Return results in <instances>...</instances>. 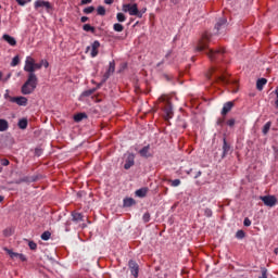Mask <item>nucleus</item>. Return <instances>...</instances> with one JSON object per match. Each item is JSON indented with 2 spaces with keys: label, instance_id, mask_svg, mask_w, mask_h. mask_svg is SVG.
I'll return each instance as SVG.
<instances>
[{
  "label": "nucleus",
  "instance_id": "obj_1",
  "mask_svg": "<svg viewBox=\"0 0 278 278\" xmlns=\"http://www.w3.org/2000/svg\"><path fill=\"white\" fill-rule=\"evenodd\" d=\"M210 33H204L195 46V51L197 53H205L211 62H215V60L223 58L225 49H210Z\"/></svg>",
  "mask_w": 278,
  "mask_h": 278
},
{
  "label": "nucleus",
  "instance_id": "obj_2",
  "mask_svg": "<svg viewBox=\"0 0 278 278\" xmlns=\"http://www.w3.org/2000/svg\"><path fill=\"white\" fill-rule=\"evenodd\" d=\"M38 88V76L28 74L26 81L22 86V94H31Z\"/></svg>",
  "mask_w": 278,
  "mask_h": 278
},
{
  "label": "nucleus",
  "instance_id": "obj_3",
  "mask_svg": "<svg viewBox=\"0 0 278 278\" xmlns=\"http://www.w3.org/2000/svg\"><path fill=\"white\" fill-rule=\"evenodd\" d=\"M42 68V63H36V60L31 56H27L25 60L24 71L28 75H36V71Z\"/></svg>",
  "mask_w": 278,
  "mask_h": 278
},
{
  "label": "nucleus",
  "instance_id": "obj_4",
  "mask_svg": "<svg viewBox=\"0 0 278 278\" xmlns=\"http://www.w3.org/2000/svg\"><path fill=\"white\" fill-rule=\"evenodd\" d=\"M159 103H164L163 111L165 114V118H173V104H170V101H168L166 96H161L159 98Z\"/></svg>",
  "mask_w": 278,
  "mask_h": 278
},
{
  "label": "nucleus",
  "instance_id": "obj_5",
  "mask_svg": "<svg viewBox=\"0 0 278 278\" xmlns=\"http://www.w3.org/2000/svg\"><path fill=\"white\" fill-rule=\"evenodd\" d=\"M34 9L40 14H42V10H46V12L49 13L51 10H53V4H51L49 1L36 0L34 3Z\"/></svg>",
  "mask_w": 278,
  "mask_h": 278
},
{
  "label": "nucleus",
  "instance_id": "obj_6",
  "mask_svg": "<svg viewBox=\"0 0 278 278\" xmlns=\"http://www.w3.org/2000/svg\"><path fill=\"white\" fill-rule=\"evenodd\" d=\"M123 12H128L130 16H137V18H142V12L138 10V4H123Z\"/></svg>",
  "mask_w": 278,
  "mask_h": 278
},
{
  "label": "nucleus",
  "instance_id": "obj_7",
  "mask_svg": "<svg viewBox=\"0 0 278 278\" xmlns=\"http://www.w3.org/2000/svg\"><path fill=\"white\" fill-rule=\"evenodd\" d=\"M101 47V42H99V40H96L91 43V46L87 47L86 53L90 52V56L91 58H97V55H99V49Z\"/></svg>",
  "mask_w": 278,
  "mask_h": 278
},
{
  "label": "nucleus",
  "instance_id": "obj_8",
  "mask_svg": "<svg viewBox=\"0 0 278 278\" xmlns=\"http://www.w3.org/2000/svg\"><path fill=\"white\" fill-rule=\"evenodd\" d=\"M261 201H263L264 205L267 207H275L277 205V198L275 195L261 197Z\"/></svg>",
  "mask_w": 278,
  "mask_h": 278
},
{
  "label": "nucleus",
  "instance_id": "obj_9",
  "mask_svg": "<svg viewBox=\"0 0 278 278\" xmlns=\"http://www.w3.org/2000/svg\"><path fill=\"white\" fill-rule=\"evenodd\" d=\"M135 160H136V155L134 153L128 154L124 164L125 170H129V168H131V166L136 164Z\"/></svg>",
  "mask_w": 278,
  "mask_h": 278
},
{
  "label": "nucleus",
  "instance_id": "obj_10",
  "mask_svg": "<svg viewBox=\"0 0 278 278\" xmlns=\"http://www.w3.org/2000/svg\"><path fill=\"white\" fill-rule=\"evenodd\" d=\"M128 266H129L131 275L135 278H138V273L140 271V267L138 266V263H136V261H129Z\"/></svg>",
  "mask_w": 278,
  "mask_h": 278
},
{
  "label": "nucleus",
  "instance_id": "obj_11",
  "mask_svg": "<svg viewBox=\"0 0 278 278\" xmlns=\"http://www.w3.org/2000/svg\"><path fill=\"white\" fill-rule=\"evenodd\" d=\"M215 81H217L218 84H223L224 86H229V84H231V80L229 79V77H227V74L215 76Z\"/></svg>",
  "mask_w": 278,
  "mask_h": 278
},
{
  "label": "nucleus",
  "instance_id": "obj_12",
  "mask_svg": "<svg viewBox=\"0 0 278 278\" xmlns=\"http://www.w3.org/2000/svg\"><path fill=\"white\" fill-rule=\"evenodd\" d=\"M10 102L11 103H16V105L25 106V105H27V98H25L23 96L13 97V98H10Z\"/></svg>",
  "mask_w": 278,
  "mask_h": 278
},
{
  "label": "nucleus",
  "instance_id": "obj_13",
  "mask_svg": "<svg viewBox=\"0 0 278 278\" xmlns=\"http://www.w3.org/2000/svg\"><path fill=\"white\" fill-rule=\"evenodd\" d=\"M235 105L236 104L233 101L226 102L222 109V116H227V114H229V111L232 110Z\"/></svg>",
  "mask_w": 278,
  "mask_h": 278
},
{
  "label": "nucleus",
  "instance_id": "obj_14",
  "mask_svg": "<svg viewBox=\"0 0 278 278\" xmlns=\"http://www.w3.org/2000/svg\"><path fill=\"white\" fill-rule=\"evenodd\" d=\"M114 71H116V63L114 61H112L109 63V70L103 76L104 80L110 79V77L114 73Z\"/></svg>",
  "mask_w": 278,
  "mask_h": 278
},
{
  "label": "nucleus",
  "instance_id": "obj_15",
  "mask_svg": "<svg viewBox=\"0 0 278 278\" xmlns=\"http://www.w3.org/2000/svg\"><path fill=\"white\" fill-rule=\"evenodd\" d=\"M71 215L73 223H84V214L73 211Z\"/></svg>",
  "mask_w": 278,
  "mask_h": 278
},
{
  "label": "nucleus",
  "instance_id": "obj_16",
  "mask_svg": "<svg viewBox=\"0 0 278 278\" xmlns=\"http://www.w3.org/2000/svg\"><path fill=\"white\" fill-rule=\"evenodd\" d=\"M2 40L8 42V45H10L11 47H16V39L8 34H4L2 36Z\"/></svg>",
  "mask_w": 278,
  "mask_h": 278
},
{
  "label": "nucleus",
  "instance_id": "obj_17",
  "mask_svg": "<svg viewBox=\"0 0 278 278\" xmlns=\"http://www.w3.org/2000/svg\"><path fill=\"white\" fill-rule=\"evenodd\" d=\"M150 151H151V146L148 144L139 151V154L141 157H151Z\"/></svg>",
  "mask_w": 278,
  "mask_h": 278
},
{
  "label": "nucleus",
  "instance_id": "obj_18",
  "mask_svg": "<svg viewBox=\"0 0 278 278\" xmlns=\"http://www.w3.org/2000/svg\"><path fill=\"white\" fill-rule=\"evenodd\" d=\"M223 155L222 157H225L227 155H229V151H231V146L229 143H227V139L224 138L223 140Z\"/></svg>",
  "mask_w": 278,
  "mask_h": 278
},
{
  "label": "nucleus",
  "instance_id": "obj_19",
  "mask_svg": "<svg viewBox=\"0 0 278 278\" xmlns=\"http://www.w3.org/2000/svg\"><path fill=\"white\" fill-rule=\"evenodd\" d=\"M225 25H227V18H220L215 24V29L217 30V34H220V29H225Z\"/></svg>",
  "mask_w": 278,
  "mask_h": 278
},
{
  "label": "nucleus",
  "instance_id": "obj_20",
  "mask_svg": "<svg viewBox=\"0 0 278 278\" xmlns=\"http://www.w3.org/2000/svg\"><path fill=\"white\" fill-rule=\"evenodd\" d=\"M149 192V188H141V189H138L135 194L136 197H139V199H144V197H147Z\"/></svg>",
  "mask_w": 278,
  "mask_h": 278
},
{
  "label": "nucleus",
  "instance_id": "obj_21",
  "mask_svg": "<svg viewBox=\"0 0 278 278\" xmlns=\"http://www.w3.org/2000/svg\"><path fill=\"white\" fill-rule=\"evenodd\" d=\"M266 84H268V80L266 78H260L256 81V89L260 91L264 90V86H266Z\"/></svg>",
  "mask_w": 278,
  "mask_h": 278
},
{
  "label": "nucleus",
  "instance_id": "obj_22",
  "mask_svg": "<svg viewBox=\"0 0 278 278\" xmlns=\"http://www.w3.org/2000/svg\"><path fill=\"white\" fill-rule=\"evenodd\" d=\"M10 129V123L8 119L0 118V131H8Z\"/></svg>",
  "mask_w": 278,
  "mask_h": 278
},
{
  "label": "nucleus",
  "instance_id": "obj_23",
  "mask_svg": "<svg viewBox=\"0 0 278 278\" xmlns=\"http://www.w3.org/2000/svg\"><path fill=\"white\" fill-rule=\"evenodd\" d=\"M84 118H88V115L86 113H78V114L74 115L75 123H81V121H84Z\"/></svg>",
  "mask_w": 278,
  "mask_h": 278
},
{
  "label": "nucleus",
  "instance_id": "obj_24",
  "mask_svg": "<svg viewBox=\"0 0 278 278\" xmlns=\"http://www.w3.org/2000/svg\"><path fill=\"white\" fill-rule=\"evenodd\" d=\"M172 55H173V51L172 50L167 51V53L165 54L164 59L161 62H159L156 64V66L160 67V66H162V64H164V62H168V60H170Z\"/></svg>",
  "mask_w": 278,
  "mask_h": 278
},
{
  "label": "nucleus",
  "instance_id": "obj_25",
  "mask_svg": "<svg viewBox=\"0 0 278 278\" xmlns=\"http://www.w3.org/2000/svg\"><path fill=\"white\" fill-rule=\"evenodd\" d=\"M131 205H136V200L132 198L124 199V207H131Z\"/></svg>",
  "mask_w": 278,
  "mask_h": 278
},
{
  "label": "nucleus",
  "instance_id": "obj_26",
  "mask_svg": "<svg viewBox=\"0 0 278 278\" xmlns=\"http://www.w3.org/2000/svg\"><path fill=\"white\" fill-rule=\"evenodd\" d=\"M27 125H28L27 118H22L17 123V127L20 129H27Z\"/></svg>",
  "mask_w": 278,
  "mask_h": 278
},
{
  "label": "nucleus",
  "instance_id": "obj_27",
  "mask_svg": "<svg viewBox=\"0 0 278 278\" xmlns=\"http://www.w3.org/2000/svg\"><path fill=\"white\" fill-rule=\"evenodd\" d=\"M270 127H273V123L271 122H267L264 126H263V135L266 136L269 131H270Z\"/></svg>",
  "mask_w": 278,
  "mask_h": 278
},
{
  "label": "nucleus",
  "instance_id": "obj_28",
  "mask_svg": "<svg viewBox=\"0 0 278 278\" xmlns=\"http://www.w3.org/2000/svg\"><path fill=\"white\" fill-rule=\"evenodd\" d=\"M116 18L118 23H125L127 21V16H125L123 13H117Z\"/></svg>",
  "mask_w": 278,
  "mask_h": 278
},
{
  "label": "nucleus",
  "instance_id": "obj_29",
  "mask_svg": "<svg viewBox=\"0 0 278 278\" xmlns=\"http://www.w3.org/2000/svg\"><path fill=\"white\" fill-rule=\"evenodd\" d=\"M114 31H123L125 29V26L123 24L116 23L113 25Z\"/></svg>",
  "mask_w": 278,
  "mask_h": 278
},
{
  "label": "nucleus",
  "instance_id": "obj_30",
  "mask_svg": "<svg viewBox=\"0 0 278 278\" xmlns=\"http://www.w3.org/2000/svg\"><path fill=\"white\" fill-rule=\"evenodd\" d=\"M97 89H88L81 93V97H91V94H94Z\"/></svg>",
  "mask_w": 278,
  "mask_h": 278
},
{
  "label": "nucleus",
  "instance_id": "obj_31",
  "mask_svg": "<svg viewBox=\"0 0 278 278\" xmlns=\"http://www.w3.org/2000/svg\"><path fill=\"white\" fill-rule=\"evenodd\" d=\"M245 236H247V233L244 232V230H238V231L236 232V238H237L238 240L244 239Z\"/></svg>",
  "mask_w": 278,
  "mask_h": 278
},
{
  "label": "nucleus",
  "instance_id": "obj_32",
  "mask_svg": "<svg viewBox=\"0 0 278 278\" xmlns=\"http://www.w3.org/2000/svg\"><path fill=\"white\" fill-rule=\"evenodd\" d=\"M51 239V232L49 230L45 231L43 233H41V240H50Z\"/></svg>",
  "mask_w": 278,
  "mask_h": 278
},
{
  "label": "nucleus",
  "instance_id": "obj_33",
  "mask_svg": "<svg viewBox=\"0 0 278 278\" xmlns=\"http://www.w3.org/2000/svg\"><path fill=\"white\" fill-rule=\"evenodd\" d=\"M84 31H91L92 34H94V27H92L90 24H85L83 26Z\"/></svg>",
  "mask_w": 278,
  "mask_h": 278
},
{
  "label": "nucleus",
  "instance_id": "obj_34",
  "mask_svg": "<svg viewBox=\"0 0 278 278\" xmlns=\"http://www.w3.org/2000/svg\"><path fill=\"white\" fill-rule=\"evenodd\" d=\"M97 12L99 16H105V7L103 5L98 7Z\"/></svg>",
  "mask_w": 278,
  "mask_h": 278
},
{
  "label": "nucleus",
  "instance_id": "obj_35",
  "mask_svg": "<svg viewBox=\"0 0 278 278\" xmlns=\"http://www.w3.org/2000/svg\"><path fill=\"white\" fill-rule=\"evenodd\" d=\"M5 251H7L8 255H10V257L12 260H14V257H18V255H20V253L12 252V250H10V249H5Z\"/></svg>",
  "mask_w": 278,
  "mask_h": 278
},
{
  "label": "nucleus",
  "instance_id": "obj_36",
  "mask_svg": "<svg viewBox=\"0 0 278 278\" xmlns=\"http://www.w3.org/2000/svg\"><path fill=\"white\" fill-rule=\"evenodd\" d=\"M169 181L172 182L170 186L173 188H177V187L181 186V180L180 179H174V180H169Z\"/></svg>",
  "mask_w": 278,
  "mask_h": 278
},
{
  "label": "nucleus",
  "instance_id": "obj_37",
  "mask_svg": "<svg viewBox=\"0 0 278 278\" xmlns=\"http://www.w3.org/2000/svg\"><path fill=\"white\" fill-rule=\"evenodd\" d=\"M262 275L258 278H268V269L266 267L261 268Z\"/></svg>",
  "mask_w": 278,
  "mask_h": 278
},
{
  "label": "nucleus",
  "instance_id": "obj_38",
  "mask_svg": "<svg viewBox=\"0 0 278 278\" xmlns=\"http://www.w3.org/2000/svg\"><path fill=\"white\" fill-rule=\"evenodd\" d=\"M18 62H21V59L18 55H15L11 62V66H18Z\"/></svg>",
  "mask_w": 278,
  "mask_h": 278
},
{
  "label": "nucleus",
  "instance_id": "obj_39",
  "mask_svg": "<svg viewBox=\"0 0 278 278\" xmlns=\"http://www.w3.org/2000/svg\"><path fill=\"white\" fill-rule=\"evenodd\" d=\"M28 247H29L30 251H36L38 249V244L34 241H29Z\"/></svg>",
  "mask_w": 278,
  "mask_h": 278
},
{
  "label": "nucleus",
  "instance_id": "obj_40",
  "mask_svg": "<svg viewBox=\"0 0 278 278\" xmlns=\"http://www.w3.org/2000/svg\"><path fill=\"white\" fill-rule=\"evenodd\" d=\"M142 220L143 223H149V220H151V214H149V212L144 213L142 216Z\"/></svg>",
  "mask_w": 278,
  "mask_h": 278
},
{
  "label": "nucleus",
  "instance_id": "obj_41",
  "mask_svg": "<svg viewBox=\"0 0 278 278\" xmlns=\"http://www.w3.org/2000/svg\"><path fill=\"white\" fill-rule=\"evenodd\" d=\"M94 12V7H88L84 9V14H92Z\"/></svg>",
  "mask_w": 278,
  "mask_h": 278
},
{
  "label": "nucleus",
  "instance_id": "obj_42",
  "mask_svg": "<svg viewBox=\"0 0 278 278\" xmlns=\"http://www.w3.org/2000/svg\"><path fill=\"white\" fill-rule=\"evenodd\" d=\"M228 125V127H233L236 125V119L235 118H230L227 121L226 123Z\"/></svg>",
  "mask_w": 278,
  "mask_h": 278
},
{
  "label": "nucleus",
  "instance_id": "obj_43",
  "mask_svg": "<svg viewBox=\"0 0 278 278\" xmlns=\"http://www.w3.org/2000/svg\"><path fill=\"white\" fill-rule=\"evenodd\" d=\"M35 155H36L37 157H40V155H42V149L36 148V149H35Z\"/></svg>",
  "mask_w": 278,
  "mask_h": 278
},
{
  "label": "nucleus",
  "instance_id": "obj_44",
  "mask_svg": "<svg viewBox=\"0 0 278 278\" xmlns=\"http://www.w3.org/2000/svg\"><path fill=\"white\" fill-rule=\"evenodd\" d=\"M243 225L244 227H251V219H249V217H245L243 220Z\"/></svg>",
  "mask_w": 278,
  "mask_h": 278
},
{
  "label": "nucleus",
  "instance_id": "obj_45",
  "mask_svg": "<svg viewBox=\"0 0 278 278\" xmlns=\"http://www.w3.org/2000/svg\"><path fill=\"white\" fill-rule=\"evenodd\" d=\"M204 216H206L207 218L212 217V210L205 208Z\"/></svg>",
  "mask_w": 278,
  "mask_h": 278
},
{
  "label": "nucleus",
  "instance_id": "obj_46",
  "mask_svg": "<svg viewBox=\"0 0 278 278\" xmlns=\"http://www.w3.org/2000/svg\"><path fill=\"white\" fill-rule=\"evenodd\" d=\"M1 165H2V166H10V160H8V159H2V160H1Z\"/></svg>",
  "mask_w": 278,
  "mask_h": 278
},
{
  "label": "nucleus",
  "instance_id": "obj_47",
  "mask_svg": "<svg viewBox=\"0 0 278 278\" xmlns=\"http://www.w3.org/2000/svg\"><path fill=\"white\" fill-rule=\"evenodd\" d=\"M4 99H8L10 101V99H14V97H11L10 94V90H5V93H4Z\"/></svg>",
  "mask_w": 278,
  "mask_h": 278
},
{
  "label": "nucleus",
  "instance_id": "obj_48",
  "mask_svg": "<svg viewBox=\"0 0 278 278\" xmlns=\"http://www.w3.org/2000/svg\"><path fill=\"white\" fill-rule=\"evenodd\" d=\"M40 63L42 64V66H45V68H49V61L41 60Z\"/></svg>",
  "mask_w": 278,
  "mask_h": 278
},
{
  "label": "nucleus",
  "instance_id": "obj_49",
  "mask_svg": "<svg viewBox=\"0 0 278 278\" xmlns=\"http://www.w3.org/2000/svg\"><path fill=\"white\" fill-rule=\"evenodd\" d=\"M88 3H92V0H81L80 5H88Z\"/></svg>",
  "mask_w": 278,
  "mask_h": 278
},
{
  "label": "nucleus",
  "instance_id": "obj_50",
  "mask_svg": "<svg viewBox=\"0 0 278 278\" xmlns=\"http://www.w3.org/2000/svg\"><path fill=\"white\" fill-rule=\"evenodd\" d=\"M214 73H216V67H212L210 70V75H207V78L210 79V77H212V75H214Z\"/></svg>",
  "mask_w": 278,
  "mask_h": 278
},
{
  "label": "nucleus",
  "instance_id": "obj_51",
  "mask_svg": "<svg viewBox=\"0 0 278 278\" xmlns=\"http://www.w3.org/2000/svg\"><path fill=\"white\" fill-rule=\"evenodd\" d=\"M217 125H219V127H223V125H225V119L224 118L217 119Z\"/></svg>",
  "mask_w": 278,
  "mask_h": 278
},
{
  "label": "nucleus",
  "instance_id": "obj_52",
  "mask_svg": "<svg viewBox=\"0 0 278 278\" xmlns=\"http://www.w3.org/2000/svg\"><path fill=\"white\" fill-rule=\"evenodd\" d=\"M18 260H21V262H26L27 261V257H25L24 254H18Z\"/></svg>",
  "mask_w": 278,
  "mask_h": 278
},
{
  "label": "nucleus",
  "instance_id": "obj_53",
  "mask_svg": "<svg viewBox=\"0 0 278 278\" xmlns=\"http://www.w3.org/2000/svg\"><path fill=\"white\" fill-rule=\"evenodd\" d=\"M275 93H276L275 105H276V108H278V87L276 88Z\"/></svg>",
  "mask_w": 278,
  "mask_h": 278
},
{
  "label": "nucleus",
  "instance_id": "obj_54",
  "mask_svg": "<svg viewBox=\"0 0 278 278\" xmlns=\"http://www.w3.org/2000/svg\"><path fill=\"white\" fill-rule=\"evenodd\" d=\"M15 1H16V3H18L22 7L27 4V2H25V0H15Z\"/></svg>",
  "mask_w": 278,
  "mask_h": 278
},
{
  "label": "nucleus",
  "instance_id": "obj_55",
  "mask_svg": "<svg viewBox=\"0 0 278 278\" xmlns=\"http://www.w3.org/2000/svg\"><path fill=\"white\" fill-rule=\"evenodd\" d=\"M202 175L201 170H198L195 175L193 176V179H199V177Z\"/></svg>",
  "mask_w": 278,
  "mask_h": 278
},
{
  "label": "nucleus",
  "instance_id": "obj_56",
  "mask_svg": "<svg viewBox=\"0 0 278 278\" xmlns=\"http://www.w3.org/2000/svg\"><path fill=\"white\" fill-rule=\"evenodd\" d=\"M104 3H106V5H112L114 3V0H104Z\"/></svg>",
  "mask_w": 278,
  "mask_h": 278
},
{
  "label": "nucleus",
  "instance_id": "obj_57",
  "mask_svg": "<svg viewBox=\"0 0 278 278\" xmlns=\"http://www.w3.org/2000/svg\"><path fill=\"white\" fill-rule=\"evenodd\" d=\"M80 21H81V23L88 22V16H83V17L80 18Z\"/></svg>",
  "mask_w": 278,
  "mask_h": 278
},
{
  "label": "nucleus",
  "instance_id": "obj_58",
  "mask_svg": "<svg viewBox=\"0 0 278 278\" xmlns=\"http://www.w3.org/2000/svg\"><path fill=\"white\" fill-rule=\"evenodd\" d=\"M10 77H12V74H8L7 77L3 79V81H8V79H10Z\"/></svg>",
  "mask_w": 278,
  "mask_h": 278
},
{
  "label": "nucleus",
  "instance_id": "obj_59",
  "mask_svg": "<svg viewBox=\"0 0 278 278\" xmlns=\"http://www.w3.org/2000/svg\"><path fill=\"white\" fill-rule=\"evenodd\" d=\"M3 79V72H0V81Z\"/></svg>",
  "mask_w": 278,
  "mask_h": 278
},
{
  "label": "nucleus",
  "instance_id": "obj_60",
  "mask_svg": "<svg viewBox=\"0 0 278 278\" xmlns=\"http://www.w3.org/2000/svg\"><path fill=\"white\" fill-rule=\"evenodd\" d=\"M274 253L278 255V248L275 249Z\"/></svg>",
  "mask_w": 278,
  "mask_h": 278
},
{
  "label": "nucleus",
  "instance_id": "obj_61",
  "mask_svg": "<svg viewBox=\"0 0 278 278\" xmlns=\"http://www.w3.org/2000/svg\"><path fill=\"white\" fill-rule=\"evenodd\" d=\"M25 3H31V0H24Z\"/></svg>",
  "mask_w": 278,
  "mask_h": 278
},
{
  "label": "nucleus",
  "instance_id": "obj_62",
  "mask_svg": "<svg viewBox=\"0 0 278 278\" xmlns=\"http://www.w3.org/2000/svg\"><path fill=\"white\" fill-rule=\"evenodd\" d=\"M3 201V197L2 195H0V203Z\"/></svg>",
  "mask_w": 278,
  "mask_h": 278
},
{
  "label": "nucleus",
  "instance_id": "obj_63",
  "mask_svg": "<svg viewBox=\"0 0 278 278\" xmlns=\"http://www.w3.org/2000/svg\"><path fill=\"white\" fill-rule=\"evenodd\" d=\"M192 173V169L188 170L187 174L190 175Z\"/></svg>",
  "mask_w": 278,
  "mask_h": 278
},
{
  "label": "nucleus",
  "instance_id": "obj_64",
  "mask_svg": "<svg viewBox=\"0 0 278 278\" xmlns=\"http://www.w3.org/2000/svg\"><path fill=\"white\" fill-rule=\"evenodd\" d=\"M165 77H166V79H168V76L165 75Z\"/></svg>",
  "mask_w": 278,
  "mask_h": 278
}]
</instances>
